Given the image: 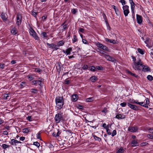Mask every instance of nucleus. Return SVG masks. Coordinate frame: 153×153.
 <instances>
[{
    "instance_id": "f257e3e1",
    "label": "nucleus",
    "mask_w": 153,
    "mask_h": 153,
    "mask_svg": "<svg viewBox=\"0 0 153 153\" xmlns=\"http://www.w3.org/2000/svg\"><path fill=\"white\" fill-rule=\"evenodd\" d=\"M56 102L57 108L60 109L64 105V101L62 97H57L56 98Z\"/></svg>"
},
{
    "instance_id": "f03ea898",
    "label": "nucleus",
    "mask_w": 153,
    "mask_h": 153,
    "mask_svg": "<svg viewBox=\"0 0 153 153\" xmlns=\"http://www.w3.org/2000/svg\"><path fill=\"white\" fill-rule=\"evenodd\" d=\"M143 65L140 60H139L138 62H135L133 67L135 70H141L142 68H141Z\"/></svg>"
},
{
    "instance_id": "7ed1b4c3",
    "label": "nucleus",
    "mask_w": 153,
    "mask_h": 153,
    "mask_svg": "<svg viewBox=\"0 0 153 153\" xmlns=\"http://www.w3.org/2000/svg\"><path fill=\"white\" fill-rule=\"evenodd\" d=\"M62 113L61 112L56 115L55 117V119L56 123H59L60 121L63 119Z\"/></svg>"
},
{
    "instance_id": "20e7f679",
    "label": "nucleus",
    "mask_w": 153,
    "mask_h": 153,
    "mask_svg": "<svg viewBox=\"0 0 153 153\" xmlns=\"http://www.w3.org/2000/svg\"><path fill=\"white\" fill-rule=\"evenodd\" d=\"M122 8L123 11V13L125 16H127L129 13V6L127 5H125L123 6Z\"/></svg>"
},
{
    "instance_id": "39448f33",
    "label": "nucleus",
    "mask_w": 153,
    "mask_h": 153,
    "mask_svg": "<svg viewBox=\"0 0 153 153\" xmlns=\"http://www.w3.org/2000/svg\"><path fill=\"white\" fill-rule=\"evenodd\" d=\"M29 33L30 35L33 36L36 40H39V38L37 36L36 33L33 29H30Z\"/></svg>"
},
{
    "instance_id": "423d86ee",
    "label": "nucleus",
    "mask_w": 153,
    "mask_h": 153,
    "mask_svg": "<svg viewBox=\"0 0 153 153\" xmlns=\"http://www.w3.org/2000/svg\"><path fill=\"white\" fill-rule=\"evenodd\" d=\"M138 140L137 139H134L132 140L131 144V146L132 147L138 146L139 143L138 142Z\"/></svg>"
},
{
    "instance_id": "0eeeda50",
    "label": "nucleus",
    "mask_w": 153,
    "mask_h": 153,
    "mask_svg": "<svg viewBox=\"0 0 153 153\" xmlns=\"http://www.w3.org/2000/svg\"><path fill=\"white\" fill-rule=\"evenodd\" d=\"M22 19V16L20 14H18L17 17L16 24L18 26L21 25Z\"/></svg>"
},
{
    "instance_id": "6e6552de",
    "label": "nucleus",
    "mask_w": 153,
    "mask_h": 153,
    "mask_svg": "<svg viewBox=\"0 0 153 153\" xmlns=\"http://www.w3.org/2000/svg\"><path fill=\"white\" fill-rule=\"evenodd\" d=\"M138 130V128L137 127H129L128 128V131L131 132H136Z\"/></svg>"
},
{
    "instance_id": "1a4fd4ad",
    "label": "nucleus",
    "mask_w": 153,
    "mask_h": 153,
    "mask_svg": "<svg viewBox=\"0 0 153 153\" xmlns=\"http://www.w3.org/2000/svg\"><path fill=\"white\" fill-rule=\"evenodd\" d=\"M47 45L49 46V48H54L56 50H57L58 48L57 47V45H55V44H49V43H47Z\"/></svg>"
},
{
    "instance_id": "9d476101",
    "label": "nucleus",
    "mask_w": 153,
    "mask_h": 153,
    "mask_svg": "<svg viewBox=\"0 0 153 153\" xmlns=\"http://www.w3.org/2000/svg\"><path fill=\"white\" fill-rule=\"evenodd\" d=\"M11 144L12 145H16L17 143H21V142H20L18 140H16L14 139H13L11 140V141L10 142Z\"/></svg>"
},
{
    "instance_id": "9b49d317",
    "label": "nucleus",
    "mask_w": 153,
    "mask_h": 153,
    "mask_svg": "<svg viewBox=\"0 0 153 153\" xmlns=\"http://www.w3.org/2000/svg\"><path fill=\"white\" fill-rule=\"evenodd\" d=\"M137 22L139 24H141L142 21V17L141 16L137 14Z\"/></svg>"
},
{
    "instance_id": "f8f14e48",
    "label": "nucleus",
    "mask_w": 153,
    "mask_h": 153,
    "mask_svg": "<svg viewBox=\"0 0 153 153\" xmlns=\"http://www.w3.org/2000/svg\"><path fill=\"white\" fill-rule=\"evenodd\" d=\"M128 105L130 108L134 110H136L138 109V107L135 105H134L128 103Z\"/></svg>"
},
{
    "instance_id": "ddd939ff",
    "label": "nucleus",
    "mask_w": 153,
    "mask_h": 153,
    "mask_svg": "<svg viewBox=\"0 0 153 153\" xmlns=\"http://www.w3.org/2000/svg\"><path fill=\"white\" fill-rule=\"evenodd\" d=\"M141 68H142V69L143 71L145 72L148 71H150V69L147 66L143 65Z\"/></svg>"
},
{
    "instance_id": "4468645a",
    "label": "nucleus",
    "mask_w": 153,
    "mask_h": 153,
    "mask_svg": "<svg viewBox=\"0 0 153 153\" xmlns=\"http://www.w3.org/2000/svg\"><path fill=\"white\" fill-rule=\"evenodd\" d=\"M72 51V48H68L66 50V51L63 50L62 51L65 53H66L67 55H70L71 53V52Z\"/></svg>"
},
{
    "instance_id": "2eb2a0df",
    "label": "nucleus",
    "mask_w": 153,
    "mask_h": 153,
    "mask_svg": "<svg viewBox=\"0 0 153 153\" xmlns=\"http://www.w3.org/2000/svg\"><path fill=\"white\" fill-rule=\"evenodd\" d=\"M1 19L4 21H6L7 18V14L4 13H2L1 16Z\"/></svg>"
},
{
    "instance_id": "dca6fc26",
    "label": "nucleus",
    "mask_w": 153,
    "mask_h": 153,
    "mask_svg": "<svg viewBox=\"0 0 153 153\" xmlns=\"http://www.w3.org/2000/svg\"><path fill=\"white\" fill-rule=\"evenodd\" d=\"M105 40L107 42H109L111 43H112L114 44L116 43V41L114 39L112 40L108 38H105Z\"/></svg>"
},
{
    "instance_id": "f3484780",
    "label": "nucleus",
    "mask_w": 153,
    "mask_h": 153,
    "mask_svg": "<svg viewBox=\"0 0 153 153\" xmlns=\"http://www.w3.org/2000/svg\"><path fill=\"white\" fill-rule=\"evenodd\" d=\"M42 82V81L41 80H34L32 82V85H36L38 84L40 85L41 84V83Z\"/></svg>"
},
{
    "instance_id": "a211bd4d",
    "label": "nucleus",
    "mask_w": 153,
    "mask_h": 153,
    "mask_svg": "<svg viewBox=\"0 0 153 153\" xmlns=\"http://www.w3.org/2000/svg\"><path fill=\"white\" fill-rule=\"evenodd\" d=\"M78 96L76 94L73 95L71 97V100L73 102L76 101L77 100Z\"/></svg>"
},
{
    "instance_id": "6ab92c4d",
    "label": "nucleus",
    "mask_w": 153,
    "mask_h": 153,
    "mask_svg": "<svg viewBox=\"0 0 153 153\" xmlns=\"http://www.w3.org/2000/svg\"><path fill=\"white\" fill-rule=\"evenodd\" d=\"M1 146L3 149L6 150L7 148L8 149L10 148V146L5 144H3Z\"/></svg>"
},
{
    "instance_id": "aec40b11",
    "label": "nucleus",
    "mask_w": 153,
    "mask_h": 153,
    "mask_svg": "<svg viewBox=\"0 0 153 153\" xmlns=\"http://www.w3.org/2000/svg\"><path fill=\"white\" fill-rule=\"evenodd\" d=\"M134 4H132L131 5V12L132 13V16H133L134 17Z\"/></svg>"
},
{
    "instance_id": "412c9836",
    "label": "nucleus",
    "mask_w": 153,
    "mask_h": 153,
    "mask_svg": "<svg viewBox=\"0 0 153 153\" xmlns=\"http://www.w3.org/2000/svg\"><path fill=\"white\" fill-rule=\"evenodd\" d=\"M116 117L117 119H121L125 118L126 116L125 115H124L123 116V117H122V115L121 114H119L116 116Z\"/></svg>"
},
{
    "instance_id": "4be33fe9",
    "label": "nucleus",
    "mask_w": 153,
    "mask_h": 153,
    "mask_svg": "<svg viewBox=\"0 0 153 153\" xmlns=\"http://www.w3.org/2000/svg\"><path fill=\"white\" fill-rule=\"evenodd\" d=\"M111 7L115 10L116 14L117 15H118L119 13L118 10V9H117L116 7L114 5H112Z\"/></svg>"
},
{
    "instance_id": "5701e85b",
    "label": "nucleus",
    "mask_w": 153,
    "mask_h": 153,
    "mask_svg": "<svg viewBox=\"0 0 153 153\" xmlns=\"http://www.w3.org/2000/svg\"><path fill=\"white\" fill-rule=\"evenodd\" d=\"M93 137H94V138L96 140H97L99 142H100L101 141V138L97 137L96 135H93Z\"/></svg>"
},
{
    "instance_id": "b1692460",
    "label": "nucleus",
    "mask_w": 153,
    "mask_h": 153,
    "mask_svg": "<svg viewBox=\"0 0 153 153\" xmlns=\"http://www.w3.org/2000/svg\"><path fill=\"white\" fill-rule=\"evenodd\" d=\"M149 141L147 142H144L141 143L140 144V146H144L149 145Z\"/></svg>"
},
{
    "instance_id": "393cba45",
    "label": "nucleus",
    "mask_w": 153,
    "mask_h": 153,
    "mask_svg": "<svg viewBox=\"0 0 153 153\" xmlns=\"http://www.w3.org/2000/svg\"><path fill=\"white\" fill-rule=\"evenodd\" d=\"M90 79L91 81L94 82L96 81L97 77L95 76H93L91 77Z\"/></svg>"
},
{
    "instance_id": "a878e982",
    "label": "nucleus",
    "mask_w": 153,
    "mask_h": 153,
    "mask_svg": "<svg viewBox=\"0 0 153 153\" xmlns=\"http://www.w3.org/2000/svg\"><path fill=\"white\" fill-rule=\"evenodd\" d=\"M94 98L93 97H90L86 99V101L87 102H91L94 100Z\"/></svg>"
},
{
    "instance_id": "bb28decb",
    "label": "nucleus",
    "mask_w": 153,
    "mask_h": 153,
    "mask_svg": "<svg viewBox=\"0 0 153 153\" xmlns=\"http://www.w3.org/2000/svg\"><path fill=\"white\" fill-rule=\"evenodd\" d=\"M137 51L139 53L142 55H143L144 54V51L142 49H141L140 48H138Z\"/></svg>"
},
{
    "instance_id": "cd10ccee",
    "label": "nucleus",
    "mask_w": 153,
    "mask_h": 153,
    "mask_svg": "<svg viewBox=\"0 0 153 153\" xmlns=\"http://www.w3.org/2000/svg\"><path fill=\"white\" fill-rule=\"evenodd\" d=\"M9 94H4V97H3V99L4 100H6L7 99L8 97H9Z\"/></svg>"
},
{
    "instance_id": "c85d7f7f",
    "label": "nucleus",
    "mask_w": 153,
    "mask_h": 153,
    "mask_svg": "<svg viewBox=\"0 0 153 153\" xmlns=\"http://www.w3.org/2000/svg\"><path fill=\"white\" fill-rule=\"evenodd\" d=\"M97 46L99 48L102 49L103 48V46L104 45H102V44L100 43H98L97 44Z\"/></svg>"
},
{
    "instance_id": "c756f323",
    "label": "nucleus",
    "mask_w": 153,
    "mask_h": 153,
    "mask_svg": "<svg viewBox=\"0 0 153 153\" xmlns=\"http://www.w3.org/2000/svg\"><path fill=\"white\" fill-rule=\"evenodd\" d=\"M77 11V9H73L71 10V13L74 14H76Z\"/></svg>"
},
{
    "instance_id": "7c9ffc66",
    "label": "nucleus",
    "mask_w": 153,
    "mask_h": 153,
    "mask_svg": "<svg viewBox=\"0 0 153 153\" xmlns=\"http://www.w3.org/2000/svg\"><path fill=\"white\" fill-rule=\"evenodd\" d=\"M123 152L124 149L121 148L117 151V153H122Z\"/></svg>"
},
{
    "instance_id": "2f4dec72",
    "label": "nucleus",
    "mask_w": 153,
    "mask_h": 153,
    "mask_svg": "<svg viewBox=\"0 0 153 153\" xmlns=\"http://www.w3.org/2000/svg\"><path fill=\"white\" fill-rule=\"evenodd\" d=\"M64 44V42L62 41H61L57 43L58 46H60Z\"/></svg>"
},
{
    "instance_id": "473e14b6",
    "label": "nucleus",
    "mask_w": 153,
    "mask_h": 153,
    "mask_svg": "<svg viewBox=\"0 0 153 153\" xmlns=\"http://www.w3.org/2000/svg\"><path fill=\"white\" fill-rule=\"evenodd\" d=\"M147 78L149 81H152L153 79V77L152 76L149 75L147 76Z\"/></svg>"
},
{
    "instance_id": "72a5a7b5",
    "label": "nucleus",
    "mask_w": 153,
    "mask_h": 153,
    "mask_svg": "<svg viewBox=\"0 0 153 153\" xmlns=\"http://www.w3.org/2000/svg\"><path fill=\"white\" fill-rule=\"evenodd\" d=\"M23 132L24 133H28L29 131L28 128H25L23 129Z\"/></svg>"
},
{
    "instance_id": "f704fd0d",
    "label": "nucleus",
    "mask_w": 153,
    "mask_h": 153,
    "mask_svg": "<svg viewBox=\"0 0 153 153\" xmlns=\"http://www.w3.org/2000/svg\"><path fill=\"white\" fill-rule=\"evenodd\" d=\"M76 107L78 108H79L80 109L83 110L84 108V107L83 106L80 105H77Z\"/></svg>"
},
{
    "instance_id": "c9c22d12",
    "label": "nucleus",
    "mask_w": 153,
    "mask_h": 153,
    "mask_svg": "<svg viewBox=\"0 0 153 153\" xmlns=\"http://www.w3.org/2000/svg\"><path fill=\"white\" fill-rule=\"evenodd\" d=\"M77 40V39L76 38V35H74L73 36V38L72 39L73 42H76Z\"/></svg>"
},
{
    "instance_id": "e433bc0d",
    "label": "nucleus",
    "mask_w": 153,
    "mask_h": 153,
    "mask_svg": "<svg viewBox=\"0 0 153 153\" xmlns=\"http://www.w3.org/2000/svg\"><path fill=\"white\" fill-rule=\"evenodd\" d=\"M33 145L36 146L38 148L40 146L39 143L37 142H34Z\"/></svg>"
},
{
    "instance_id": "4c0bfd02",
    "label": "nucleus",
    "mask_w": 153,
    "mask_h": 153,
    "mask_svg": "<svg viewBox=\"0 0 153 153\" xmlns=\"http://www.w3.org/2000/svg\"><path fill=\"white\" fill-rule=\"evenodd\" d=\"M146 101V104L148 105H149L150 102L148 98H146L144 100Z\"/></svg>"
},
{
    "instance_id": "58836bf2",
    "label": "nucleus",
    "mask_w": 153,
    "mask_h": 153,
    "mask_svg": "<svg viewBox=\"0 0 153 153\" xmlns=\"http://www.w3.org/2000/svg\"><path fill=\"white\" fill-rule=\"evenodd\" d=\"M128 73L130 74L132 76H134L135 77H137V76L135 74H134V73H132V72H131L130 71H128Z\"/></svg>"
},
{
    "instance_id": "ea45409f",
    "label": "nucleus",
    "mask_w": 153,
    "mask_h": 153,
    "mask_svg": "<svg viewBox=\"0 0 153 153\" xmlns=\"http://www.w3.org/2000/svg\"><path fill=\"white\" fill-rule=\"evenodd\" d=\"M98 50H99L98 52H99L101 54H102L103 55H104L105 54V52L104 51L101 50L100 49H98Z\"/></svg>"
},
{
    "instance_id": "a19ab883",
    "label": "nucleus",
    "mask_w": 153,
    "mask_h": 153,
    "mask_svg": "<svg viewBox=\"0 0 153 153\" xmlns=\"http://www.w3.org/2000/svg\"><path fill=\"white\" fill-rule=\"evenodd\" d=\"M147 136L150 139H153V134H148Z\"/></svg>"
},
{
    "instance_id": "79ce46f5",
    "label": "nucleus",
    "mask_w": 153,
    "mask_h": 153,
    "mask_svg": "<svg viewBox=\"0 0 153 153\" xmlns=\"http://www.w3.org/2000/svg\"><path fill=\"white\" fill-rule=\"evenodd\" d=\"M11 33H13L14 34H16V29L15 28L12 29L11 30Z\"/></svg>"
},
{
    "instance_id": "37998d69",
    "label": "nucleus",
    "mask_w": 153,
    "mask_h": 153,
    "mask_svg": "<svg viewBox=\"0 0 153 153\" xmlns=\"http://www.w3.org/2000/svg\"><path fill=\"white\" fill-rule=\"evenodd\" d=\"M120 105L122 107H124L126 106V102H123L121 103Z\"/></svg>"
},
{
    "instance_id": "c03bdc74",
    "label": "nucleus",
    "mask_w": 153,
    "mask_h": 153,
    "mask_svg": "<svg viewBox=\"0 0 153 153\" xmlns=\"http://www.w3.org/2000/svg\"><path fill=\"white\" fill-rule=\"evenodd\" d=\"M106 132H107V133L109 135H111V132H110V130L109 129L107 128H106Z\"/></svg>"
},
{
    "instance_id": "a18cd8bd",
    "label": "nucleus",
    "mask_w": 153,
    "mask_h": 153,
    "mask_svg": "<svg viewBox=\"0 0 153 153\" xmlns=\"http://www.w3.org/2000/svg\"><path fill=\"white\" fill-rule=\"evenodd\" d=\"M120 2L123 5H124L126 4V1L125 0H120Z\"/></svg>"
},
{
    "instance_id": "49530a36",
    "label": "nucleus",
    "mask_w": 153,
    "mask_h": 153,
    "mask_svg": "<svg viewBox=\"0 0 153 153\" xmlns=\"http://www.w3.org/2000/svg\"><path fill=\"white\" fill-rule=\"evenodd\" d=\"M37 14V13L36 12H34L33 10L32 12V15L35 17L36 16Z\"/></svg>"
},
{
    "instance_id": "de8ad7c7",
    "label": "nucleus",
    "mask_w": 153,
    "mask_h": 153,
    "mask_svg": "<svg viewBox=\"0 0 153 153\" xmlns=\"http://www.w3.org/2000/svg\"><path fill=\"white\" fill-rule=\"evenodd\" d=\"M104 56L105 58L108 60H109V59H110V58L111 57L109 56L106 54H105Z\"/></svg>"
},
{
    "instance_id": "09e8293b",
    "label": "nucleus",
    "mask_w": 153,
    "mask_h": 153,
    "mask_svg": "<svg viewBox=\"0 0 153 153\" xmlns=\"http://www.w3.org/2000/svg\"><path fill=\"white\" fill-rule=\"evenodd\" d=\"M27 119L29 121H31L32 120V118L30 116H29L27 117Z\"/></svg>"
},
{
    "instance_id": "8fccbe9b",
    "label": "nucleus",
    "mask_w": 153,
    "mask_h": 153,
    "mask_svg": "<svg viewBox=\"0 0 153 153\" xmlns=\"http://www.w3.org/2000/svg\"><path fill=\"white\" fill-rule=\"evenodd\" d=\"M148 131L149 133L153 134V128H148Z\"/></svg>"
},
{
    "instance_id": "3c124183",
    "label": "nucleus",
    "mask_w": 153,
    "mask_h": 153,
    "mask_svg": "<svg viewBox=\"0 0 153 153\" xmlns=\"http://www.w3.org/2000/svg\"><path fill=\"white\" fill-rule=\"evenodd\" d=\"M5 66V65L4 64H0V68L1 69L4 68Z\"/></svg>"
},
{
    "instance_id": "603ef678",
    "label": "nucleus",
    "mask_w": 153,
    "mask_h": 153,
    "mask_svg": "<svg viewBox=\"0 0 153 153\" xmlns=\"http://www.w3.org/2000/svg\"><path fill=\"white\" fill-rule=\"evenodd\" d=\"M42 36L44 37H47L46 33L45 32H43L42 33Z\"/></svg>"
},
{
    "instance_id": "864d4df0",
    "label": "nucleus",
    "mask_w": 153,
    "mask_h": 153,
    "mask_svg": "<svg viewBox=\"0 0 153 153\" xmlns=\"http://www.w3.org/2000/svg\"><path fill=\"white\" fill-rule=\"evenodd\" d=\"M90 70H91V71H96L95 68L94 66H92L91 67V68L90 69Z\"/></svg>"
},
{
    "instance_id": "5fc2aeb1",
    "label": "nucleus",
    "mask_w": 153,
    "mask_h": 153,
    "mask_svg": "<svg viewBox=\"0 0 153 153\" xmlns=\"http://www.w3.org/2000/svg\"><path fill=\"white\" fill-rule=\"evenodd\" d=\"M116 131L115 130H114L112 133V136L114 137V136L116 134Z\"/></svg>"
},
{
    "instance_id": "6e6d98bb",
    "label": "nucleus",
    "mask_w": 153,
    "mask_h": 153,
    "mask_svg": "<svg viewBox=\"0 0 153 153\" xmlns=\"http://www.w3.org/2000/svg\"><path fill=\"white\" fill-rule=\"evenodd\" d=\"M68 28L67 26V25H65L63 26V29H62V31L65 30Z\"/></svg>"
},
{
    "instance_id": "4d7b16f0",
    "label": "nucleus",
    "mask_w": 153,
    "mask_h": 153,
    "mask_svg": "<svg viewBox=\"0 0 153 153\" xmlns=\"http://www.w3.org/2000/svg\"><path fill=\"white\" fill-rule=\"evenodd\" d=\"M37 91L36 89H32L31 92L32 93H36L37 92Z\"/></svg>"
},
{
    "instance_id": "13d9d810",
    "label": "nucleus",
    "mask_w": 153,
    "mask_h": 153,
    "mask_svg": "<svg viewBox=\"0 0 153 153\" xmlns=\"http://www.w3.org/2000/svg\"><path fill=\"white\" fill-rule=\"evenodd\" d=\"M102 49L104 50L108 51L107 47L105 45H104L103 46Z\"/></svg>"
},
{
    "instance_id": "bf43d9fd",
    "label": "nucleus",
    "mask_w": 153,
    "mask_h": 153,
    "mask_svg": "<svg viewBox=\"0 0 153 153\" xmlns=\"http://www.w3.org/2000/svg\"><path fill=\"white\" fill-rule=\"evenodd\" d=\"M88 66L87 65H84L82 68V69L84 70H86L88 69Z\"/></svg>"
},
{
    "instance_id": "052dcab7",
    "label": "nucleus",
    "mask_w": 153,
    "mask_h": 153,
    "mask_svg": "<svg viewBox=\"0 0 153 153\" xmlns=\"http://www.w3.org/2000/svg\"><path fill=\"white\" fill-rule=\"evenodd\" d=\"M35 71L36 72H38V73L40 72L41 71H42V70H41L39 68H36L35 69Z\"/></svg>"
},
{
    "instance_id": "680f3d73",
    "label": "nucleus",
    "mask_w": 153,
    "mask_h": 153,
    "mask_svg": "<svg viewBox=\"0 0 153 153\" xmlns=\"http://www.w3.org/2000/svg\"><path fill=\"white\" fill-rule=\"evenodd\" d=\"M25 82H22L20 84V85L22 86V87H24L25 86Z\"/></svg>"
},
{
    "instance_id": "e2e57ef3",
    "label": "nucleus",
    "mask_w": 153,
    "mask_h": 153,
    "mask_svg": "<svg viewBox=\"0 0 153 153\" xmlns=\"http://www.w3.org/2000/svg\"><path fill=\"white\" fill-rule=\"evenodd\" d=\"M65 83L67 84H69L70 83V80H66L64 82Z\"/></svg>"
},
{
    "instance_id": "0e129e2a",
    "label": "nucleus",
    "mask_w": 153,
    "mask_h": 153,
    "mask_svg": "<svg viewBox=\"0 0 153 153\" xmlns=\"http://www.w3.org/2000/svg\"><path fill=\"white\" fill-rule=\"evenodd\" d=\"M82 42H83V43L85 44H88L87 41V40H85V39H82Z\"/></svg>"
},
{
    "instance_id": "69168bd1",
    "label": "nucleus",
    "mask_w": 153,
    "mask_h": 153,
    "mask_svg": "<svg viewBox=\"0 0 153 153\" xmlns=\"http://www.w3.org/2000/svg\"><path fill=\"white\" fill-rule=\"evenodd\" d=\"M19 139L20 140L23 141L25 139V137H20Z\"/></svg>"
},
{
    "instance_id": "338daca9",
    "label": "nucleus",
    "mask_w": 153,
    "mask_h": 153,
    "mask_svg": "<svg viewBox=\"0 0 153 153\" xmlns=\"http://www.w3.org/2000/svg\"><path fill=\"white\" fill-rule=\"evenodd\" d=\"M97 68L98 70H102L103 68L101 66H97Z\"/></svg>"
},
{
    "instance_id": "774afa93",
    "label": "nucleus",
    "mask_w": 153,
    "mask_h": 153,
    "mask_svg": "<svg viewBox=\"0 0 153 153\" xmlns=\"http://www.w3.org/2000/svg\"><path fill=\"white\" fill-rule=\"evenodd\" d=\"M139 103V105L142 106H144V102H140Z\"/></svg>"
}]
</instances>
